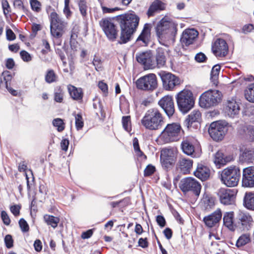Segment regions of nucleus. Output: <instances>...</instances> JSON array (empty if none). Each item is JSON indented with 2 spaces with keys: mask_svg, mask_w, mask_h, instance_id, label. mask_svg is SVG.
<instances>
[{
  "mask_svg": "<svg viewBox=\"0 0 254 254\" xmlns=\"http://www.w3.org/2000/svg\"><path fill=\"white\" fill-rule=\"evenodd\" d=\"M121 29L119 43H126L136 30L139 21V17L134 13H128L117 17Z\"/></svg>",
  "mask_w": 254,
  "mask_h": 254,
  "instance_id": "nucleus-1",
  "label": "nucleus"
},
{
  "mask_svg": "<svg viewBox=\"0 0 254 254\" xmlns=\"http://www.w3.org/2000/svg\"><path fill=\"white\" fill-rule=\"evenodd\" d=\"M177 32V24L165 18L160 21L156 27L159 42L163 45L174 42Z\"/></svg>",
  "mask_w": 254,
  "mask_h": 254,
  "instance_id": "nucleus-2",
  "label": "nucleus"
},
{
  "mask_svg": "<svg viewBox=\"0 0 254 254\" xmlns=\"http://www.w3.org/2000/svg\"><path fill=\"white\" fill-rule=\"evenodd\" d=\"M164 123L162 115L157 109L147 111L141 120V124L145 128L150 130L160 129Z\"/></svg>",
  "mask_w": 254,
  "mask_h": 254,
  "instance_id": "nucleus-3",
  "label": "nucleus"
},
{
  "mask_svg": "<svg viewBox=\"0 0 254 254\" xmlns=\"http://www.w3.org/2000/svg\"><path fill=\"white\" fill-rule=\"evenodd\" d=\"M241 177L239 167L231 165L224 169L220 173L221 182L228 187H234L238 185Z\"/></svg>",
  "mask_w": 254,
  "mask_h": 254,
  "instance_id": "nucleus-4",
  "label": "nucleus"
},
{
  "mask_svg": "<svg viewBox=\"0 0 254 254\" xmlns=\"http://www.w3.org/2000/svg\"><path fill=\"white\" fill-rule=\"evenodd\" d=\"M176 99L179 110L184 114L187 113L194 106L195 99L190 90L181 91L177 94Z\"/></svg>",
  "mask_w": 254,
  "mask_h": 254,
  "instance_id": "nucleus-5",
  "label": "nucleus"
},
{
  "mask_svg": "<svg viewBox=\"0 0 254 254\" xmlns=\"http://www.w3.org/2000/svg\"><path fill=\"white\" fill-rule=\"evenodd\" d=\"M181 127L177 123L168 124L158 137V141L162 144L178 140L181 133Z\"/></svg>",
  "mask_w": 254,
  "mask_h": 254,
  "instance_id": "nucleus-6",
  "label": "nucleus"
},
{
  "mask_svg": "<svg viewBox=\"0 0 254 254\" xmlns=\"http://www.w3.org/2000/svg\"><path fill=\"white\" fill-rule=\"evenodd\" d=\"M222 100L221 93L217 90H209L201 94L199 98V105L204 108L214 106Z\"/></svg>",
  "mask_w": 254,
  "mask_h": 254,
  "instance_id": "nucleus-7",
  "label": "nucleus"
},
{
  "mask_svg": "<svg viewBox=\"0 0 254 254\" xmlns=\"http://www.w3.org/2000/svg\"><path fill=\"white\" fill-rule=\"evenodd\" d=\"M228 131V124L225 121H219L212 123L208 132L211 138L215 141L223 139Z\"/></svg>",
  "mask_w": 254,
  "mask_h": 254,
  "instance_id": "nucleus-8",
  "label": "nucleus"
},
{
  "mask_svg": "<svg viewBox=\"0 0 254 254\" xmlns=\"http://www.w3.org/2000/svg\"><path fill=\"white\" fill-rule=\"evenodd\" d=\"M51 34L56 38H61L64 33L66 23L64 22L56 12L50 14Z\"/></svg>",
  "mask_w": 254,
  "mask_h": 254,
  "instance_id": "nucleus-9",
  "label": "nucleus"
},
{
  "mask_svg": "<svg viewBox=\"0 0 254 254\" xmlns=\"http://www.w3.org/2000/svg\"><path fill=\"white\" fill-rule=\"evenodd\" d=\"M137 88L144 91H153L157 88L158 83L156 75L149 73L138 78L136 81Z\"/></svg>",
  "mask_w": 254,
  "mask_h": 254,
  "instance_id": "nucleus-10",
  "label": "nucleus"
},
{
  "mask_svg": "<svg viewBox=\"0 0 254 254\" xmlns=\"http://www.w3.org/2000/svg\"><path fill=\"white\" fill-rule=\"evenodd\" d=\"M180 188L183 192L191 191L196 196H199L201 186L200 183L193 178L189 177L182 179Z\"/></svg>",
  "mask_w": 254,
  "mask_h": 254,
  "instance_id": "nucleus-11",
  "label": "nucleus"
},
{
  "mask_svg": "<svg viewBox=\"0 0 254 254\" xmlns=\"http://www.w3.org/2000/svg\"><path fill=\"white\" fill-rule=\"evenodd\" d=\"M160 75L163 87L166 90H172L175 86L180 84V78L170 72H163L160 74Z\"/></svg>",
  "mask_w": 254,
  "mask_h": 254,
  "instance_id": "nucleus-12",
  "label": "nucleus"
},
{
  "mask_svg": "<svg viewBox=\"0 0 254 254\" xmlns=\"http://www.w3.org/2000/svg\"><path fill=\"white\" fill-rule=\"evenodd\" d=\"M100 25L109 40L114 41L116 39L118 31L116 26L110 18L102 19L100 21Z\"/></svg>",
  "mask_w": 254,
  "mask_h": 254,
  "instance_id": "nucleus-13",
  "label": "nucleus"
},
{
  "mask_svg": "<svg viewBox=\"0 0 254 254\" xmlns=\"http://www.w3.org/2000/svg\"><path fill=\"white\" fill-rule=\"evenodd\" d=\"M177 150L174 148H166L161 150L160 159L162 165L167 168L173 164L176 159Z\"/></svg>",
  "mask_w": 254,
  "mask_h": 254,
  "instance_id": "nucleus-14",
  "label": "nucleus"
},
{
  "mask_svg": "<svg viewBox=\"0 0 254 254\" xmlns=\"http://www.w3.org/2000/svg\"><path fill=\"white\" fill-rule=\"evenodd\" d=\"M240 103L234 97L227 100L225 107V114L230 118H235L240 111Z\"/></svg>",
  "mask_w": 254,
  "mask_h": 254,
  "instance_id": "nucleus-15",
  "label": "nucleus"
},
{
  "mask_svg": "<svg viewBox=\"0 0 254 254\" xmlns=\"http://www.w3.org/2000/svg\"><path fill=\"white\" fill-rule=\"evenodd\" d=\"M213 53L217 57H224L226 56L228 51V46L223 39H217L212 45Z\"/></svg>",
  "mask_w": 254,
  "mask_h": 254,
  "instance_id": "nucleus-16",
  "label": "nucleus"
},
{
  "mask_svg": "<svg viewBox=\"0 0 254 254\" xmlns=\"http://www.w3.org/2000/svg\"><path fill=\"white\" fill-rule=\"evenodd\" d=\"M237 218L239 225L243 231H248L253 226L254 220L249 213L240 212L238 214Z\"/></svg>",
  "mask_w": 254,
  "mask_h": 254,
  "instance_id": "nucleus-17",
  "label": "nucleus"
},
{
  "mask_svg": "<svg viewBox=\"0 0 254 254\" xmlns=\"http://www.w3.org/2000/svg\"><path fill=\"white\" fill-rule=\"evenodd\" d=\"M235 193L234 190L221 188L218 192V195L222 204L230 205L234 202Z\"/></svg>",
  "mask_w": 254,
  "mask_h": 254,
  "instance_id": "nucleus-18",
  "label": "nucleus"
},
{
  "mask_svg": "<svg viewBox=\"0 0 254 254\" xmlns=\"http://www.w3.org/2000/svg\"><path fill=\"white\" fill-rule=\"evenodd\" d=\"M198 35V32L193 28L187 29L184 30L182 34L181 42L183 45L188 46L192 44L196 40Z\"/></svg>",
  "mask_w": 254,
  "mask_h": 254,
  "instance_id": "nucleus-19",
  "label": "nucleus"
},
{
  "mask_svg": "<svg viewBox=\"0 0 254 254\" xmlns=\"http://www.w3.org/2000/svg\"><path fill=\"white\" fill-rule=\"evenodd\" d=\"M158 104L169 117L172 116L174 113L175 108L172 96H165L159 100Z\"/></svg>",
  "mask_w": 254,
  "mask_h": 254,
  "instance_id": "nucleus-20",
  "label": "nucleus"
},
{
  "mask_svg": "<svg viewBox=\"0 0 254 254\" xmlns=\"http://www.w3.org/2000/svg\"><path fill=\"white\" fill-rule=\"evenodd\" d=\"M242 186L245 187H254V167H249L243 169Z\"/></svg>",
  "mask_w": 254,
  "mask_h": 254,
  "instance_id": "nucleus-21",
  "label": "nucleus"
},
{
  "mask_svg": "<svg viewBox=\"0 0 254 254\" xmlns=\"http://www.w3.org/2000/svg\"><path fill=\"white\" fill-rule=\"evenodd\" d=\"M221 218L222 212L220 209L218 208L211 214L204 217L203 221L208 227L211 228L218 223Z\"/></svg>",
  "mask_w": 254,
  "mask_h": 254,
  "instance_id": "nucleus-22",
  "label": "nucleus"
},
{
  "mask_svg": "<svg viewBox=\"0 0 254 254\" xmlns=\"http://www.w3.org/2000/svg\"><path fill=\"white\" fill-rule=\"evenodd\" d=\"M182 149L183 152L188 155L193 157H197L199 156V152L194 149L193 145L189 140H186L182 143Z\"/></svg>",
  "mask_w": 254,
  "mask_h": 254,
  "instance_id": "nucleus-23",
  "label": "nucleus"
},
{
  "mask_svg": "<svg viewBox=\"0 0 254 254\" xmlns=\"http://www.w3.org/2000/svg\"><path fill=\"white\" fill-rule=\"evenodd\" d=\"M194 175L201 181H205L210 176V170L206 166L198 164L196 170L194 172Z\"/></svg>",
  "mask_w": 254,
  "mask_h": 254,
  "instance_id": "nucleus-24",
  "label": "nucleus"
},
{
  "mask_svg": "<svg viewBox=\"0 0 254 254\" xmlns=\"http://www.w3.org/2000/svg\"><path fill=\"white\" fill-rule=\"evenodd\" d=\"M165 4L159 0H156L150 5L147 11V14L148 17L153 16L156 13L165 9Z\"/></svg>",
  "mask_w": 254,
  "mask_h": 254,
  "instance_id": "nucleus-25",
  "label": "nucleus"
},
{
  "mask_svg": "<svg viewBox=\"0 0 254 254\" xmlns=\"http://www.w3.org/2000/svg\"><path fill=\"white\" fill-rule=\"evenodd\" d=\"M243 204L247 209L254 210V192L248 191L245 193Z\"/></svg>",
  "mask_w": 254,
  "mask_h": 254,
  "instance_id": "nucleus-26",
  "label": "nucleus"
},
{
  "mask_svg": "<svg viewBox=\"0 0 254 254\" xmlns=\"http://www.w3.org/2000/svg\"><path fill=\"white\" fill-rule=\"evenodd\" d=\"M192 160L190 159L183 158L179 161V166L184 174L189 173L192 167Z\"/></svg>",
  "mask_w": 254,
  "mask_h": 254,
  "instance_id": "nucleus-27",
  "label": "nucleus"
},
{
  "mask_svg": "<svg viewBox=\"0 0 254 254\" xmlns=\"http://www.w3.org/2000/svg\"><path fill=\"white\" fill-rule=\"evenodd\" d=\"M213 162L217 168H220L229 162V160L222 152L218 151L214 155Z\"/></svg>",
  "mask_w": 254,
  "mask_h": 254,
  "instance_id": "nucleus-28",
  "label": "nucleus"
},
{
  "mask_svg": "<svg viewBox=\"0 0 254 254\" xmlns=\"http://www.w3.org/2000/svg\"><path fill=\"white\" fill-rule=\"evenodd\" d=\"M240 159L246 162H252L254 160V148H245L242 152Z\"/></svg>",
  "mask_w": 254,
  "mask_h": 254,
  "instance_id": "nucleus-29",
  "label": "nucleus"
},
{
  "mask_svg": "<svg viewBox=\"0 0 254 254\" xmlns=\"http://www.w3.org/2000/svg\"><path fill=\"white\" fill-rule=\"evenodd\" d=\"M201 118V113L198 110H193L188 115L185 121V125L189 128L194 122H198Z\"/></svg>",
  "mask_w": 254,
  "mask_h": 254,
  "instance_id": "nucleus-30",
  "label": "nucleus"
},
{
  "mask_svg": "<svg viewBox=\"0 0 254 254\" xmlns=\"http://www.w3.org/2000/svg\"><path fill=\"white\" fill-rule=\"evenodd\" d=\"M224 225L229 230L234 231L235 229V225L234 223V213L230 212L226 213L223 217Z\"/></svg>",
  "mask_w": 254,
  "mask_h": 254,
  "instance_id": "nucleus-31",
  "label": "nucleus"
},
{
  "mask_svg": "<svg viewBox=\"0 0 254 254\" xmlns=\"http://www.w3.org/2000/svg\"><path fill=\"white\" fill-rule=\"evenodd\" d=\"M166 51L161 49L158 48L157 50L155 61L157 66L158 67L163 66L166 63Z\"/></svg>",
  "mask_w": 254,
  "mask_h": 254,
  "instance_id": "nucleus-32",
  "label": "nucleus"
},
{
  "mask_svg": "<svg viewBox=\"0 0 254 254\" xmlns=\"http://www.w3.org/2000/svg\"><path fill=\"white\" fill-rule=\"evenodd\" d=\"M68 90L70 96L74 100H78L82 98L83 93L81 88H77L72 85L68 86Z\"/></svg>",
  "mask_w": 254,
  "mask_h": 254,
  "instance_id": "nucleus-33",
  "label": "nucleus"
},
{
  "mask_svg": "<svg viewBox=\"0 0 254 254\" xmlns=\"http://www.w3.org/2000/svg\"><path fill=\"white\" fill-rule=\"evenodd\" d=\"M150 38V29L147 24L145 25L141 33L137 39V41H142L146 45L149 41Z\"/></svg>",
  "mask_w": 254,
  "mask_h": 254,
  "instance_id": "nucleus-34",
  "label": "nucleus"
},
{
  "mask_svg": "<svg viewBox=\"0 0 254 254\" xmlns=\"http://www.w3.org/2000/svg\"><path fill=\"white\" fill-rule=\"evenodd\" d=\"M220 70V66L219 64H216L212 68L211 72L210 80L211 82L215 86L218 83V76Z\"/></svg>",
  "mask_w": 254,
  "mask_h": 254,
  "instance_id": "nucleus-35",
  "label": "nucleus"
},
{
  "mask_svg": "<svg viewBox=\"0 0 254 254\" xmlns=\"http://www.w3.org/2000/svg\"><path fill=\"white\" fill-rule=\"evenodd\" d=\"M245 97L247 101L254 103V83L247 87L245 90Z\"/></svg>",
  "mask_w": 254,
  "mask_h": 254,
  "instance_id": "nucleus-36",
  "label": "nucleus"
},
{
  "mask_svg": "<svg viewBox=\"0 0 254 254\" xmlns=\"http://www.w3.org/2000/svg\"><path fill=\"white\" fill-rule=\"evenodd\" d=\"M44 220L47 225H51L53 228L57 227L60 221V219L58 217L48 214L44 216Z\"/></svg>",
  "mask_w": 254,
  "mask_h": 254,
  "instance_id": "nucleus-37",
  "label": "nucleus"
},
{
  "mask_svg": "<svg viewBox=\"0 0 254 254\" xmlns=\"http://www.w3.org/2000/svg\"><path fill=\"white\" fill-rule=\"evenodd\" d=\"M45 80L48 83H51L57 80V75L53 69H49L47 71Z\"/></svg>",
  "mask_w": 254,
  "mask_h": 254,
  "instance_id": "nucleus-38",
  "label": "nucleus"
},
{
  "mask_svg": "<svg viewBox=\"0 0 254 254\" xmlns=\"http://www.w3.org/2000/svg\"><path fill=\"white\" fill-rule=\"evenodd\" d=\"M250 241V235L249 234L242 235L239 237L236 243L237 247L245 245Z\"/></svg>",
  "mask_w": 254,
  "mask_h": 254,
  "instance_id": "nucleus-39",
  "label": "nucleus"
},
{
  "mask_svg": "<svg viewBox=\"0 0 254 254\" xmlns=\"http://www.w3.org/2000/svg\"><path fill=\"white\" fill-rule=\"evenodd\" d=\"M150 55L151 53L150 52H142L136 54V59L138 63L142 64L144 65L145 64V62H146L149 58Z\"/></svg>",
  "mask_w": 254,
  "mask_h": 254,
  "instance_id": "nucleus-40",
  "label": "nucleus"
},
{
  "mask_svg": "<svg viewBox=\"0 0 254 254\" xmlns=\"http://www.w3.org/2000/svg\"><path fill=\"white\" fill-rule=\"evenodd\" d=\"M250 127L251 125L247 124L240 125L238 129L239 134L246 139Z\"/></svg>",
  "mask_w": 254,
  "mask_h": 254,
  "instance_id": "nucleus-41",
  "label": "nucleus"
},
{
  "mask_svg": "<svg viewBox=\"0 0 254 254\" xmlns=\"http://www.w3.org/2000/svg\"><path fill=\"white\" fill-rule=\"evenodd\" d=\"M144 66L145 69H146L154 68L156 66H157L155 59H154V58L153 57L151 54L147 60L145 62Z\"/></svg>",
  "mask_w": 254,
  "mask_h": 254,
  "instance_id": "nucleus-42",
  "label": "nucleus"
},
{
  "mask_svg": "<svg viewBox=\"0 0 254 254\" xmlns=\"http://www.w3.org/2000/svg\"><path fill=\"white\" fill-rule=\"evenodd\" d=\"M122 124L124 129L127 132L131 130V123L130 116H124L122 118Z\"/></svg>",
  "mask_w": 254,
  "mask_h": 254,
  "instance_id": "nucleus-43",
  "label": "nucleus"
},
{
  "mask_svg": "<svg viewBox=\"0 0 254 254\" xmlns=\"http://www.w3.org/2000/svg\"><path fill=\"white\" fill-rule=\"evenodd\" d=\"M53 125L54 127H57L59 131H62L64 129V125L63 120L60 118H57L53 120Z\"/></svg>",
  "mask_w": 254,
  "mask_h": 254,
  "instance_id": "nucleus-44",
  "label": "nucleus"
},
{
  "mask_svg": "<svg viewBox=\"0 0 254 254\" xmlns=\"http://www.w3.org/2000/svg\"><path fill=\"white\" fill-rule=\"evenodd\" d=\"M79 9L81 15L83 16L86 15L87 6L85 0H79L78 3Z\"/></svg>",
  "mask_w": 254,
  "mask_h": 254,
  "instance_id": "nucleus-45",
  "label": "nucleus"
},
{
  "mask_svg": "<svg viewBox=\"0 0 254 254\" xmlns=\"http://www.w3.org/2000/svg\"><path fill=\"white\" fill-rule=\"evenodd\" d=\"M75 120V126L77 130L81 129L84 125L83 119L81 114H77L74 115Z\"/></svg>",
  "mask_w": 254,
  "mask_h": 254,
  "instance_id": "nucleus-46",
  "label": "nucleus"
},
{
  "mask_svg": "<svg viewBox=\"0 0 254 254\" xmlns=\"http://www.w3.org/2000/svg\"><path fill=\"white\" fill-rule=\"evenodd\" d=\"M64 92L61 88L56 89L54 93V100L57 102H62L63 100Z\"/></svg>",
  "mask_w": 254,
  "mask_h": 254,
  "instance_id": "nucleus-47",
  "label": "nucleus"
},
{
  "mask_svg": "<svg viewBox=\"0 0 254 254\" xmlns=\"http://www.w3.org/2000/svg\"><path fill=\"white\" fill-rule=\"evenodd\" d=\"M0 217L4 224L6 226H8L10 224L11 220L7 213L5 211L2 210L1 211Z\"/></svg>",
  "mask_w": 254,
  "mask_h": 254,
  "instance_id": "nucleus-48",
  "label": "nucleus"
},
{
  "mask_svg": "<svg viewBox=\"0 0 254 254\" xmlns=\"http://www.w3.org/2000/svg\"><path fill=\"white\" fill-rule=\"evenodd\" d=\"M30 4L32 9L37 12L41 10V3L37 0H30Z\"/></svg>",
  "mask_w": 254,
  "mask_h": 254,
  "instance_id": "nucleus-49",
  "label": "nucleus"
},
{
  "mask_svg": "<svg viewBox=\"0 0 254 254\" xmlns=\"http://www.w3.org/2000/svg\"><path fill=\"white\" fill-rule=\"evenodd\" d=\"M19 225L22 232H26L29 231V226L26 221L24 219L21 218L19 220Z\"/></svg>",
  "mask_w": 254,
  "mask_h": 254,
  "instance_id": "nucleus-50",
  "label": "nucleus"
},
{
  "mask_svg": "<svg viewBox=\"0 0 254 254\" xmlns=\"http://www.w3.org/2000/svg\"><path fill=\"white\" fill-rule=\"evenodd\" d=\"M155 171V168L151 165H148L144 171V176H149L152 175Z\"/></svg>",
  "mask_w": 254,
  "mask_h": 254,
  "instance_id": "nucleus-51",
  "label": "nucleus"
},
{
  "mask_svg": "<svg viewBox=\"0 0 254 254\" xmlns=\"http://www.w3.org/2000/svg\"><path fill=\"white\" fill-rule=\"evenodd\" d=\"M20 208L21 206L17 204L11 205L10 206V212L15 217H17L19 215Z\"/></svg>",
  "mask_w": 254,
  "mask_h": 254,
  "instance_id": "nucleus-52",
  "label": "nucleus"
},
{
  "mask_svg": "<svg viewBox=\"0 0 254 254\" xmlns=\"http://www.w3.org/2000/svg\"><path fill=\"white\" fill-rule=\"evenodd\" d=\"M98 87L105 96L107 95L108 93V88L106 83L102 81H99L98 83Z\"/></svg>",
  "mask_w": 254,
  "mask_h": 254,
  "instance_id": "nucleus-53",
  "label": "nucleus"
},
{
  "mask_svg": "<svg viewBox=\"0 0 254 254\" xmlns=\"http://www.w3.org/2000/svg\"><path fill=\"white\" fill-rule=\"evenodd\" d=\"M77 37V32L74 29L71 32L70 35V45L72 49L75 48V46H74V42Z\"/></svg>",
  "mask_w": 254,
  "mask_h": 254,
  "instance_id": "nucleus-54",
  "label": "nucleus"
},
{
  "mask_svg": "<svg viewBox=\"0 0 254 254\" xmlns=\"http://www.w3.org/2000/svg\"><path fill=\"white\" fill-rule=\"evenodd\" d=\"M22 59L26 62H28L32 60L30 55L25 51H22L20 53Z\"/></svg>",
  "mask_w": 254,
  "mask_h": 254,
  "instance_id": "nucleus-55",
  "label": "nucleus"
},
{
  "mask_svg": "<svg viewBox=\"0 0 254 254\" xmlns=\"http://www.w3.org/2000/svg\"><path fill=\"white\" fill-rule=\"evenodd\" d=\"M246 139L250 141H254V127L251 125L249 127Z\"/></svg>",
  "mask_w": 254,
  "mask_h": 254,
  "instance_id": "nucleus-56",
  "label": "nucleus"
},
{
  "mask_svg": "<svg viewBox=\"0 0 254 254\" xmlns=\"http://www.w3.org/2000/svg\"><path fill=\"white\" fill-rule=\"evenodd\" d=\"M2 75L3 77L4 80L5 81L6 85L8 81H11L13 77V75L11 72L7 70L4 71L2 73Z\"/></svg>",
  "mask_w": 254,
  "mask_h": 254,
  "instance_id": "nucleus-57",
  "label": "nucleus"
},
{
  "mask_svg": "<svg viewBox=\"0 0 254 254\" xmlns=\"http://www.w3.org/2000/svg\"><path fill=\"white\" fill-rule=\"evenodd\" d=\"M4 242L7 248H11L13 246V239L11 235H6L4 238Z\"/></svg>",
  "mask_w": 254,
  "mask_h": 254,
  "instance_id": "nucleus-58",
  "label": "nucleus"
},
{
  "mask_svg": "<svg viewBox=\"0 0 254 254\" xmlns=\"http://www.w3.org/2000/svg\"><path fill=\"white\" fill-rule=\"evenodd\" d=\"M93 64L94 65L95 69L99 71L102 68L101 60L98 57H95L93 61Z\"/></svg>",
  "mask_w": 254,
  "mask_h": 254,
  "instance_id": "nucleus-59",
  "label": "nucleus"
},
{
  "mask_svg": "<svg viewBox=\"0 0 254 254\" xmlns=\"http://www.w3.org/2000/svg\"><path fill=\"white\" fill-rule=\"evenodd\" d=\"M101 8L102 9V11L103 13H113L115 11H117L120 9L119 7H115V8H108L105 6L101 5Z\"/></svg>",
  "mask_w": 254,
  "mask_h": 254,
  "instance_id": "nucleus-60",
  "label": "nucleus"
},
{
  "mask_svg": "<svg viewBox=\"0 0 254 254\" xmlns=\"http://www.w3.org/2000/svg\"><path fill=\"white\" fill-rule=\"evenodd\" d=\"M6 35L7 39L9 41L14 40L16 38L15 35L10 29L6 30Z\"/></svg>",
  "mask_w": 254,
  "mask_h": 254,
  "instance_id": "nucleus-61",
  "label": "nucleus"
},
{
  "mask_svg": "<svg viewBox=\"0 0 254 254\" xmlns=\"http://www.w3.org/2000/svg\"><path fill=\"white\" fill-rule=\"evenodd\" d=\"M2 7L3 10V13L6 15L10 11V6L7 0H3L2 2Z\"/></svg>",
  "mask_w": 254,
  "mask_h": 254,
  "instance_id": "nucleus-62",
  "label": "nucleus"
},
{
  "mask_svg": "<svg viewBox=\"0 0 254 254\" xmlns=\"http://www.w3.org/2000/svg\"><path fill=\"white\" fill-rule=\"evenodd\" d=\"M195 59L197 62L202 63L205 61L206 57L203 53H199L196 55Z\"/></svg>",
  "mask_w": 254,
  "mask_h": 254,
  "instance_id": "nucleus-63",
  "label": "nucleus"
},
{
  "mask_svg": "<svg viewBox=\"0 0 254 254\" xmlns=\"http://www.w3.org/2000/svg\"><path fill=\"white\" fill-rule=\"evenodd\" d=\"M156 221L158 224L161 227H163L165 226L166 221L163 216L158 215L156 217Z\"/></svg>",
  "mask_w": 254,
  "mask_h": 254,
  "instance_id": "nucleus-64",
  "label": "nucleus"
}]
</instances>
